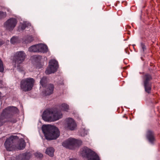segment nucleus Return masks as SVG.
Returning a JSON list of instances; mask_svg holds the SVG:
<instances>
[{
    "label": "nucleus",
    "mask_w": 160,
    "mask_h": 160,
    "mask_svg": "<svg viewBox=\"0 0 160 160\" xmlns=\"http://www.w3.org/2000/svg\"><path fill=\"white\" fill-rule=\"evenodd\" d=\"M54 149L53 148L50 147L47 148L46 153L50 156L52 157L54 155Z\"/></svg>",
    "instance_id": "17"
},
{
    "label": "nucleus",
    "mask_w": 160,
    "mask_h": 160,
    "mask_svg": "<svg viewBox=\"0 0 160 160\" xmlns=\"http://www.w3.org/2000/svg\"><path fill=\"white\" fill-rule=\"evenodd\" d=\"M17 22L16 19L11 18L8 20L4 23V27L9 30H12L16 26Z\"/></svg>",
    "instance_id": "11"
},
{
    "label": "nucleus",
    "mask_w": 160,
    "mask_h": 160,
    "mask_svg": "<svg viewBox=\"0 0 160 160\" xmlns=\"http://www.w3.org/2000/svg\"><path fill=\"white\" fill-rule=\"evenodd\" d=\"M2 81L1 80H0V83H2Z\"/></svg>",
    "instance_id": "35"
},
{
    "label": "nucleus",
    "mask_w": 160,
    "mask_h": 160,
    "mask_svg": "<svg viewBox=\"0 0 160 160\" xmlns=\"http://www.w3.org/2000/svg\"><path fill=\"white\" fill-rule=\"evenodd\" d=\"M26 27V25L23 24H22L21 26V28L22 30L25 29Z\"/></svg>",
    "instance_id": "30"
},
{
    "label": "nucleus",
    "mask_w": 160,
    "mask_h": 160,
    "mask_svg": "<svg viewBox=\"0 0 160 160\" xmlns=\"http://www.w3.org/2000/svg\"><path fill=\"white\" fill-rule=\"evenodd\" d=\"M38 52L46 53L48 51L47 46L44 44H40L38 45Z\"/></svg>",
    "instance_id": "15"
},
{
    "label": "nucleus",
    "mask_w": 160,
    "mask_h": 160,
    "mask_svg": "<svg viewBox=\"0 0 160 160\" xmlns=\"http://www.w3.org/2000/svg\"><path fill=\"white\" fill-rule=\"evenodd\" d=\"M140 45L142 49L143 52H144L146 50V47L145 43L143 42H141L140 43Z\"/></svg>",
    "instance_id": "27"
},
{
    "label": "nucleus",
    "mask_w": 160,
    "mask_h": 160,
    "mask_svg": "<svg viewBox=\"0 0 160 160\" xmlns=\"http://www.w3.org/2000/svg\"><path fill=\"white\" fill-rule=\"evenodd\" d=\"M33 37L32 36L28 35L26 38L24 42L25 43H28L33 41Z\"/></svg>",
    "instance_id": "20"
},
{
    "label": "nucleus",
    "mask_w": 160,
    "mask_h": 160,
    "mask_svg": "<svg viewBox=\"0 0 160 160\" xmlns=\"http://www.w3.org/2000/svg\"><path fill=\"white\" fill-rule=\"evenodd\" d=\"M35 156L37 158H41L43 157V155L39 152L36 153L35 154Z\"/></svg>",
    "instance_id": "28"
},
{
    "label": "nucleus",
    "mask_w": 160,
    "mask_h": 160,
    "mask_svg": "<svg viewBox=\"0 0 160 160\" xmlns=\"http://www.w3.org/2000/svg\"><path fill=\"white\" fill-rule=\"evenodd\" d=\"M6 16V13L0 11V19L5 18Z\"/></svg>",
    "instance_id": "26"
},
{
    "label": "nucleus",
    "mask_w": 160,
    "mask_h": 160,
    "mask_svg": "<svg viewBox=\"0 0 160 160\" xmlns=\"http://www.w3.org/2000/svg\"><path fill=\"white\" fill-rule=\"evenodd\" d=\"M4 43L3 41L1 39H0V45H2Z\"/></svg>",
    "instance_id": "31"
},
{
    "label": "nucleus",
    "mask_w": 160,
    "mask_h": 160,
    "mask_svg": "<svg viewBox=\"0 0 160 160\" xmlns=\"http://www.w3.org/2000/svg\"><path fill=\"white\" fill-rule=\"evenodd\" d=\"M0 87H2V86H0Z\"/></svg>",
    "instance_id": "37"
},
{
    "label": "nucleus",
    "mask_w": 160,
    "mask_h": 160,
    "mask_svg": "<svg viewBox=\"0 0 160 160\" xmlns=\"http://www.w3.org/2000/svg\"><path fill=\"white\" fill-rule=\"evenodd\" d=\"M82 143V141L80 140L69 138L63 142L62 145L67 148L72 149L74 146H79L81 145Z\"/></svg>",
    "instance_id": "7"
},
{
    "label": "nucleus",
    "mask_w": 160,
    "mask_h": 160,
    "mask_svg": "<svg viewBox=\"0 0 160 160\" xmlns=\"http://www.w3.org/2000/svg\"><path fill=\"white\" fill-rule=\"evenodd\" d=\"M58 68V62L55 60H51L49 62V65L45 71L46 74H50L55 72Z\"/></svg>",
    "instance_id": "9"
},
{
    "label": "nucleus",
    "mask_w": 160,
    "mask_h": 160,
    "mask_svg": "<svg viewBox=\"0 0 160 160\" xmlns=\"http://www.w3.org/2000/svg\"><path fill=\"white\" fill-rule=\"evenodd\" d=\"M66 127L71 130L75 129L76 127V124L74 120L71 118H68L66 119Z\"/></svg>",
    "instance_id": "12"
},
{
    "label": "nucleus",
    "mask_w": 160,
    "mask_h": 160,
    "mask_svg": "<svg viewBox=\"0 0 160 160\" xmlns=\"http://www.w3.org/2000/svg\"><path fill=\"white\" fill-rule=\"evenodd\" d=\"M4 70L3 62L0 59V72H3Z\"/></svg>",
    "instance_id": "25"
},
{
    "label": "nucleus",
    "mask_w": 160,
    "mask_h": 160,
    "mask_svg": "<svg viewBox=\"0 0 160 160\" xmlns=\"http://www.w3.org/2000/svg\"><path fill=\"white\" fill-rule=\"evenodd\" d=\"M68 106L65 103H62L60 106L61 109L64 111H67L68 110Z\"/></svg>",
    "instance_id": "24"
},
{
    "label": "nucleus",
    "mask_w": 160,
    "mask_h": 160,
    "mask_svg": "<svg viewBox=\"0 0 160 160\" xmlns=\"http://www.w3.org/2000/svg\"><path fill=\"white\" fill-rule=\"evenodd\" d=\"M62 114L61 112L55 111L51 109L45 110L42 115V118L46 121L51 122L58 120L61 118Z\"/></svg>",
    "instance_id": "3"
},
{
    "label": "nucleus",
    "mask_w": 160,
    "mask_h": 160,
    "mask_svg": "<svg viewBox=\"0 0 160 160\" xmlns=\"http://www.w3.org/2000/svg\"><path fill=\"white\" fill-rule=\"evenodd\" d=\"M20 160H29L30 158L29 153H25L20 155L19 156Z\"/></svg>",
    "instance_id": "16"
},
{
    "label": "nucleus",
    "mask_w": 160,
    "mask_h": 160,
    "mask_svg": "<svg viewBox=\"0 0 160 160\" xmlns=\"http://www.w3.org/2000/svg\"><path fill=\"white\" fill-rule=\"evenodd\" d=\"M88 133V131L86 130H85V129H84L83 131H82L81 133V136H84L86 135H87Z\"/></svg>",
    "instance_id": "29"
},
{
    "label": "nucleus",
    "mask_w": 160,
    "mask_h": 160,
    "mask_svg": "<svg viewBox=\"0 0 160 160\" xmlns=\"http://www.w3.org/2000/svg\"><path fill=\"white\" fill-rule=\"evenodd\" d=\"M18 111L17 108L13 106H9L3 110L0 115V126L8 122L16 123L17 119L13 117Z\"/></svg>",
    "instance_id": "1"
},
{
    "label": "nucleus",
    "mask_w": 160,
    "mask_h": 160,
    "mask_svg": "<svg viewBox=\"0 0 160 160\" xmlns=\"http://www.w3.org/2000/svg\"><path fill=\"white\" fill-rule=\"evenodd\" d=\"M35 82V80L32 78L23 79L20 82V89L25 92L30 91L32 88Z\"/></svg>",
    "instance_id": "5"
},
{
    "label": "nucleus",
    "mask_w": 160,
    "mask_h": 160,
    "mask_svg": "<svg viewBox=\"0 0 160 160\" xmlns=\"http://www.w3.org/2000/svg\"><path fill=\"white\" fill-rule=\"evenodd\" d=\"M47 78L45 77H43L41 79L40 83L42 86L44 87L47 86Z\"/></svg>",
    "instance_id": "21"
},
{
    "label": "nucleus",
    "mask_w": 160,
    "mask_h": 160,
    "mask_svg": "<svg viewBox=\"0 0 160 160\" xmlns=\"http://www.w3.org/2000/svg\"><path fill=\"white\" fill-rule=\"evenodd\" d=\"M26 55L23 51L17 52L15 53L12 58L13 62L14 63L15 67L19 71H23L22 67L20 68V64L22 63L24 61Z\"/></svg>",
    "instance_id": "4"
},
{
    "label": "nucleus",
    "mask_w": 160,
    "mask_h": 160,
    "mask_svg": "<svg viewBox=\"0 0 160 160\" xmlns=\"http://www.w3.org/2000/svg\"><path fill=\"white\" fill-rule=\"evenodd\" d=\"M47 88L44 91V93L45 96L49 95L53 92L54 86L53 84H49L47 85Z\"/></svg>",
    "instance_id": "14"
},
{
    "label": "nucleus",
    "mask_w": 160,
    "mask_h": 160,
    "mask_svg": "<svg viewBox=\"0 0 160 160\" xmlns=\"http://www.w3.org/2000/svg\"><path fill=\"white\" fill-rule=\"evenodd\" d=\"M142 79L145 91L147 93L150 94L152 88L151 81L152 79V77L151 74L146 73L143 76Z\"/></svg>",
    "instance_id": "6"
},
{
    "label": "nucleus",
    "mask_w": 160,
    "mask_h": 160,
    "mask_svg": "<svg viewBox=\"0 0 160 160\" xmlns=\"http://www.w3.org/2000/svg\"><path fill=\"white\" fill-rule=\"evenodd\" d=\"M146 137L149 142L152 144H153L156 141L155 134L151 130H149L147 131Z\"/></svg>",
    "instance_id": "13"
},
{
    "label": "nucleus",
    "mask_w": 160,
    "mask_h": 160,
    "mask_svg": "<svg viewBox=\"0 0 160 160\" xmlns=\"http://www.w3.org/2000/svg\"><path fill=\"white\" fill-rule=\"evenodd\" d=\"M3 96H2V94L1 92H0V99H1Z\"/></svg>",
    "instance_id": "33"
},
{
    "label": "nucleus",
    "mask_w": 160,
    "mask_h": 160,
    "mask_svg": "<svg viewBox=\"0 0 160 160\" xmlns=\"http://www.w3.org/2000/svg\"><path fill=\"white\" fill-rule=\"evenodd\" d=\"M38 45L32 46L29 48V51L30 52H38Z\"/></svg>",
    "instance_id": "19"
},
{
    "label": "nucleus",
    "mask_w": 160,
    "mask_h": 160,
    "mask_svg": "<svg viewBox=\"0 0 160 160\" xmlns=\"http://www.w3.org/2000/svg\"><path fill=\"white\" fill-rule=\"evenodd\" d=\"M25 146L26 143L24 140H23L22 141H21V142L19 143L17 147V148L18 149H23L25 148Z\"/></svg>",
    "instance_id": "22"
},
{
    "label": "nucleus",
    "mask_w": 160,
    "mask_h": 160,
    "mask_svg": "<svg viewBox=\"0 0 160 160\" xmlns=\"http://www.w3.org/2000/svg\"><path fill=\"white\" fill-rule=\"evenodd\" d=\"M18 38L16 37H13L10 40L11 42L13 44L18 43Z\"/></svg>",
    "instance_id": "23"
},
{
    "label": "nucleus",
    "mask_w": 160,
    "mask_h": 160,
    "mask_svg": "<svg viewBox=\"0 0 160 160\" xmlns=\"http://www.w3.org/2000/svg\"><path fill=\"white\" fill-rule=\"evenodd\" d=\"M88 160H100V158L97 154L93 151Z\"/></svg>",
    "instance_id": "18"
},
{
    "label": "nucleus",
    "mask_w": 160,
    "mask_h": 160,
    "mask_svg": "<svg viewBox=\"0 0 160 160\" xmlns=\"http://www.w3.org/2000/svg\"><path fill=\"white\" fill-rule=\"evenodd\" d=\"M123 117L125 118L126 119H127L128 118V117L126 115H124L123 116Z\"/></svg>",
    "instance_id": "34"
},
{
    "label": "nucleus",
    "mask_w": 160,
    "mask_h": 160,
    "mask_svg": "<svg viewBox=\"0 0 160 160\" xmlns=\"http://www.w3.org/2000/svg\"><path fill=\"white\" fill-rule=\"evenodd\" d=\"M42 129L46 138L47 140L56 139L59 136V130L55 126H43Z\"/></svg>",
    "instance_id": "2"
},
{
    "label": "nucleus",
    "mask_w": 160,
    "mask_h": 160,
    "mask_svg": "<svg viewBox=\"0 0 160 160\" xmlns=\"http://www.w3.org/2000/svg\"><path fill=\"white\" fill-rule=\"evenodd\" d=\"M17 137L16 136H11L9 138L7 139L5 142L4 145L6 150L9 151H11L15 149V139Z\"/></svg>",
    "instance_id": "8"
},
{
    "label": "nucleus",
    "mask_w": 160,
    "mask_h": 160,
    "mask_svg": "<svg viewBox=\"0 0 160 160\" xmlns=\"http://www.w3.org/2000/svg\"><path fill=\"white\" fill-rule=\"evenodd\" d=\"M69 160H78V159L75 158H70Z\"/></svg>",
    "instance_id": "32"
},
{
    "label": "nucleus",
    "mask_w": 160,
    "mask_h": 160,
    "mask_svg": "<svg viewBox=\"0 0 160 160\" xmlns=\"http://www.w3.org/2000/svg\"><path fill=\"white\" fill-rule=\"evenodd\" d=\"M93 153V151L89 148L87 147H84L81 149L80 151V155L83 158L87 159L88 160L90 157L91 155Z\"/></svg>",
    "instance_id": "10"
},
{
    "label": "nucleus",
    "mask_w": 160,
    "mask_h": 160,
    "mask_svg": "<svg viewBox=\"0 0 160 160\" xmlns=\"http://www.w3.org/2000/svg\"><path fill=\"white\" fill-rule=\"evenodd\" d=\"M8 11H9L8 9Z\"/></svg>",
    "instance_id": "36"
}]
</instances>
